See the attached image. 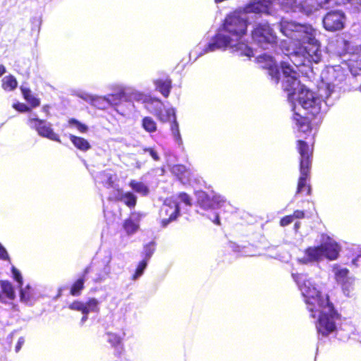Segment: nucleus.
I'll return each mask as SVG.
<instances>
[{
    "label": "nucleus",
    "instance_id": "1",
    "mask_svg": "<svg viewBox=\"0 0 361 361\" xmlns=\"http://www.w3.org/2000/svg\"><path fill=\"white\" fill-rule=\"evenodd\" d=\"M281 32L300 47L307 44L313 54L312 60L318 63L322 59L320 43L316 39V30L312 25L300 24L292 21H285L281 25Z\"/></svg>",
    "mask_w": 361,
    "mask_h": 361
},
{
    "label": "nucleus",
    "instance_id": "2",
    "mask_svg": "<svg viewBox=\"0 0 361 361\" xmlns=\"http://www.w3.org/2000/svg\"><path fill=\"white\" fill-rule=\"evenodd\" d=\"M300 290L303 297L304 302L307 311L312 318L326 312L333 310L334 305L330 300L328 294H324L317 289L310 281H305L300 285Z\"/></svg>",
    "mask_w": 361,
    "mask_h": 361
},
{
    "label": "nucleus",
    "instance_id": "3",
    "mask_svg": "<svg viewBox=\"0 0 361 361\" xmlns=\"http://www.w3.org/2000/svg\"><path fill=\"white\" fill-rule=\"evenodd\" d=\"M145 108L154 114L161 123L171 122V130L175 140L179 144L182 142L179 126L173 109H165L163 102L157 97H152L150 102L145 106Z\"/></svg>",
    "mask_w": 361,
    "mask_h": 361
},
{
    "label": "nucleus",
    "instance_id": "4",
    "mask_svg": "<svg viewBox=\"0 0 361 361\" xmlns=\"http://www.w3.org/2000/svg\"><path fill=\"white\" fill-rule=\"evenodd\" d=\"M240 12V11H235L228 14L219 28L220 32L228 33L235 42H241V39L247 33L248 26L247 19L241 17Z\"/></svg>",
    "mask_w": 361,
    "mask_h": 361
},
{
    "label": "nucleus",
    "instance_id": "5",
    "mask_svg": "<svg viewBox=\"0 0 361 361\" xmlns=\"http://www.w3.org/2000/svg\"><path fill=\"white\" fill-rule=\"evenodd\" d=\"M235 48V50L240 51V56L251 57L253 55L252 49L244 42H235V39L228 33H216L212 41L205 47L206 51H213L216 49H226L227 47Z\"/></svg>",
    "mask_w": 361,
    "mask_h": 361
},
{
    "label": "nucleus",
    "instance_id": "6",
    "mask_svg": "<svg viewBox=\"0 0 361 361\" xmlns=\"http://www.w3.org/2000/svg\"><path fill=\"white\" fill-rule=\"evenodd\" d=\"M306 141L299 139L296 141V149L300 155L299 167L311 168L313 160L315 136L312 135Z\"/></svg>",
    "mask_w": 361,
    "mask_h": 361
},
{
    "label": "nucleus",
    "instance_id": "7",
    "mask_svg": "<svg viewBox=\"0 0 361 361\" xmlns=\"http://www.w3.org/2000/svg\"><path fill=\"white\" fill-rule=\"evenodd\" d=\"M251 35L252 39L260 46L277 43L276 33L267 23L257 24L252 30Z\"/></svg>",
    "mask_w": 361,
    "mask_h": 361
},
{
    "label": "nucleus",
    "instance_id": "8",
    "mask_svg": "<svg viewBox=\"0 0 361 361\" xmlns=\"http://www.w3.org/2000/svg\"><path fill=\"white\" fill-rule=\"evenodd\" d=\"M318 316L316 327L319 334L326 336L336 330L335 319H338L340 315L335 307Z\"/></svg>",
    "mask_w": 361,
    "mask_h": 361
},
{
    "label": "nucleus",
    "instance_id": "9",
    "mask_svg": "<svg viewBox=\"0 0 361 361\" xmlns=\"http://www.w3.org/2000/svg\"><path fill=\"white\" fill-rule=\"evenodd\" d=\"M298 102L307 111V114L315 118L321 111L320 99L309 90H301L298 95Z\"/></svg>",
    "mask_w": 361,
    "mask_h": 361
},
{
    "label": "nucleus",
    "instance_id": "10",
    "mask_svg": "<svg viewBox=\"0 0 361 361\" xmlns=\"http://www.w3.org/2000/svg\"><path fill=\"white\" fill-rule=\"evenodd\" d=\"M331 1L332 5L340 4L336 0H294L293 11H298L309 15L324 8Z\"/></svg>",
    "mask_w": 361,
    "mask_h": 361
},
{
    "label": "nucleus",
    "instance_id": "11",
    "mask_svg": "<svg viewBox=\"0 0 361 361\" xmlns=\"http://www.w3.org/2000/svg\"><path fill=\"white\" fill-rule=\"evenodd\" d=\"M180 215V207L176 201L165 202L160 208V224L162 227H166L171 222L176 220Z\"/></svg>",
    "mask_w": 361,
    "mask_h": 361
},
{
    "label": "nucleus",
    "instance_id": "12",
    "mask_svg": "<svg viewBox=\"0 0 361 361\" xmlns=\"http://www.w3.org/2000/svg\"><path fill=\"white\" fill-rule=\"evenodd\" d=\"M28 122L31 128L35 129L40 136L53 141L61 142L59 136L51 128V123H48L46 120L31 118Z\"/></svg>",
    "mask_w": 361,
    "mask_h": 361
},
{
    "label": "nucleus",
    "instance_id": "13",
    "mask_svg": "<svg viewBox=\"0 0 361 361\" xmlns=\"http://www.w3.org/2000/svg\"><path fill=\"white\" fill-rule=\"evenodd\" d=\"M312 52L309 47H299L297 51L291 52L288 57L293 63L297 68L305 66L307 63H315L312 60Z\"/></svg>",
    "mask_w": 361,
    "mask_h": 361
},
{
    "label": "nucleus",
    "instance_id": "14",
    "mask_svg": "<svg viewBox=\"0 0 361 361\" xmlns=\"http://www.w3.org/2000/svg\"><path fill=\"white\" fill-rule=\"evenodd\" d=\"M344 13L341 11H329L323 18L324 27L328 31L341 30L344 26Z\"/></svg>",
    "mask_w": 361,
    "mask_h": 361
},
{
    "label": "nucleus",
    "instance_id": "15",
    "mask_svg": "<svg viewBox=\"0 0 361 361\" xmlns=\"http://www.w3.org/2000/svg\"><path fill=\"white\" fill-rule=\"evenodd\" d=\"M224 203L225 200L220 196H209L205 192H199L197 198V205L204 210L219 209Z\"/></svg>",
    "mask_w": 361,
    "mask_h": 361
},
{
    "label": "nucleus",
    "instance_id": "16",
    "mask_svg": "<svg viewBox=\"0 0 361 361\" xmlns=\"http://www.w3.org/2000/svg\"><path fill=\"white\" fill-rule=\"evenodd\" d=\"M271 6L270 0H250L241 8L240 11L245 14H269Z\"/></svg>",
    "mask_w": 361,
    "mask_h": 361
},
{
    "label": "nucleus",
    "instance_id": "17",
    "mask_svg": "<svg viewBox=\"0 0 361 361\" xmlns=\"http://www.w3.org/2000/svg\"><path fill=\"white\" fill-rule=\"evenodd\" d=\"M257 61L261 64V68L267 70L271 80L278 84L280 80V71L274 58L269 55L263 54L257 58Z\"/></svg>",
    "mask_w": 361,
    "mask_h": 361
},
{
    "label": "nucleus",
    "instance_id": "18",
    "mask_svg": "<svg viewBox=\"0 0 361 361\" xmlns=\"http://www.w3.org/2000/svg\"><path fill=\"white\" fill-rule=\"evenodd\" d=\"M308 114L302 116L296 112L293 115V120L297 126L298 132L305 135V140L310 137L312 135H314L312 133L313 126L312 123V119L314 118L312 116L310 118Z\"/></svg>",
    "mask_w": 361,
    "mask_h": 361
},
{
    "label": "nucleus",
    "instance_id": "19",
    "mask_svg": "<svg viewBox=\"0 0 361 361\" xmlns=\"http://www.w3.org/2000/svg\"><path fill=\"white\" fill-rule=\"evenodd\" d=\"M300 176L298 180L296 194L305 192L310 195L312 192L311 185L308 183L310 179L311 168L299 167Z\"/></svg>",
    "mask_w": 361,
    "mask_h": 361
},
{
    "label": "nucleus",
    "instance_id": "20",
    "mask_svg": "<svg viewBox=\"0 0 361 361\" xmlns=\"http://www.w3.org/2000/svg\"><path fill=\"white\" fill-rule=\"evenodd\" d=\"M281 68L283 72V74L286 78H290L288 79L287 82L290 84L283 87L285 91L288 92V97H291L295 93V88L294 87V83L296 81V78L293 76V74L295 73V71L291 68L290 63L286 61L281 62Z\"/></svg>",
    "mask_w": 361,
    "mask_h": 361
},
{
    "label": "nucleus",
    "instance_id": "21",
    "mask_svg": "<svg viewBox=\"0 0 361 361\" xmlns=\"http://www.w3.org/2000/svg\"><path fill=\"white\" fill-rule=\"evenodd\" d=\"M322 257L324 256L329 260L336 259L341 251L339 245L334 240L329 238V240L320 245Z\"/></svg>",
    "mask_w": 361,
    "mask_h": 361
},
{
    "label": "nucleus",
    "instance_id": "22",
    "mask_svg": "<svg viewBox=\"0 0 361 361\" xmlns=\"http://www.w3.org/2000/svg\"><path fill=\"white\" fill-rule=\"evenodd\" d=\"M322 258V252L320 245L308 247L304 251V256L298 259L301 264H306L313 262H317Z\"/></svg>",
    "mask_w": 361,
    "mask_h": 361
},
{
    "label": "nucleus",
    "instance_id": "23",
    "mask_svg": "<svg viewBox=\"0 0 361 361\" xmlns=\"http://www.w3.org/2000/svg\"><path fill=\"white\" fill-rule=\"evenodd\" d=\"M106 335L109 337L108 342L114 348V355L117 358H121L125 352L123 345V337L112 332H107Z\"/></svg>",
    "mask_w": 361,
    "mask_h": 361
},
{
    "label": "nucleus",
    "instance_id": "24",
    "mask_svg": "<svg viewBox=\"0 0 361 361\" xmlns=\"http://www.w3.org/2000/svg\"><path fill=\"white\" fill-rule=\"evenodd\" d=\"M16 298V293L13 284L7 280L0 281V302L6 303Z\"/></svg>",
    "mask_w": 361,
    "mask_h": 361
},
{
    "label": "nucleus",
    "instance_id": "25",
    "mask_svg": "<svg viewBox=\"0 0 361 361\" xmlns=\"http://www.w3.org/2000/svg\"><path fill=\"white\" fill-rule=\"evenodd\" d=\"M171 171L174 176L183 184H190L192 181V173L183 164L173 166Z\"/></svg>",
    "mask_w": 361,
    "mask_h": 361
},
{
    "label": "nucleus",
    "instance_id": "26",
    "mask_svg": "<svg viewBox=\"0 0 361 361\" xmlns=\"http://www.w3.org/2000/svg\"><path fill=\"white\" fill-rule=\"evenodd\" d=\"M155 90L160 92L165 98H167L172 89V80L170 78L167 77L164 79L158 78L153 82Z\"/></svg>",
    "mask_w": 361,
    "mask_h": 361
},
{
    "label": "nucleus",
    "instance_id": "27",
    "mask_svg": "<svg viewBox=\"0 0 361 361\" xmlns=\"http://www.w3.org/2000/svg\"><path fill=\"white\" fill-rule=\"evenodd\" d=\"M136 215L137 216L136 220H133L132 218L129 217L126 219L123 223V228L128 235H133L135 233H136L140 228V214H136Z\"/></svg>",
    "mask_w": 361,
    "mask_h": 361
},
{
    "label": "nucleus",
    "instance_id": "28",
    "mask_svg": "<svg viewBox=\"0 0 361 361\" xmlns=\"http://www.w3.org/2000/svg\"><path fill=\"white\" fill-rule=\"evenodd\" d=\"M69 139L75 147L82 152H87L92 147L90 142L84 137L71 134L69 135Z\"/></svg>",
    "mask_w": 361,
    "mask_h": 361
},
{
    "label": "nucleus",
    "instance_id": "29",
    "mask_svg": "<svg viewBox=\"0 0 361 361\" xmlns=\"http://www.w3.org/2000/svg\"><path fill=\"white\" fill-rule=\"evenodd\" d=\"M115 201H121L130 209L134 208L137 204V197L131 192L122 193L114 199Z\"/></svg>",
    "mask_w": 361,
    "mask_h": 361
},
{
    "label": "nucleus",
    "instance_id": "30",
    "mask_svg": "<svg viewBox=\"0 0 361 361\" xmlns=\"http://www.w3.org/2000/svg\"><path fill=\"white\" fill-rule=\"evenodd\" d=\"M20 90L23 94V98L30 104L32 107H37L39 106L40 101L38 98L35 97L32 94L31 90L23 86L20 87Z\"/></svg>",
    "mask_w": 361,
    "mask_h": 361
},
{
    "label": "nucleus",
    "instance_id": "31",
    "mask_svg": "<svg viewBox=\"0 0 361 361\" xmlns=\"http://www.w3.org/2000/svg\"><path fill=\"white\" fill-rule=\"evenodd\" d=\"M129 186L137 193L142 195L143 196H146L149 194V190L148 187L144 184L142 182L137 181L135 180H131L129 182Z\"/></svg>",
    "mask_w": 361,
    "mask_h": 361
},
{
    "label": "nucleus",
    "instance_id": "32",
    "mask_svg": "<svg viewBox=\"0 0 361 361\" xmlns=\"http://www.w3.org/2000/svg\"><path fill=\"white\" fill-rule=\"evenodd\" d=\"M84 284V276H80L71 286L70 294L73 296H79L85 288Z\"/></svg>",
    "mask_w": 361,
    "mask_h": 361
},
{
    "label": "nucleus",
    "instance_id": "33",
    "mask_svg": "<svg viewBox=\"0 0 361 361\" xmlns=\"http://www.w3.org/2000/svg\"><path fill=\"white\" fill-rule=\"evenodd\" d=\"M142 127L146 132L149 133H154L157 130V123L150 116H145L142 118Z\"/></svg>",
    "mask_w": 361,
    "mask_h": 361
},
{
    "label": "nucleus",
    "instance_id": "34",
    "mask_svg": "<svg viewBox=\"0 0 361 361\" xmlns=\"http://www.w3.org/2000/svg\"><path fill=\"white\" fill-rule=\"evenodd\" d=\"M18 86V82L14 76L9 75L2 80V88L6 91H13Z\"/></svg>",
    "mask_w": 361,
    "mask_h": 361
},
{
    "label": "nucleus",
    "instance_id": "35",
    "mask_svg": "<svg viewBox=\"0 0 361 361\" xmlns=\"http://www.w3.org/2000/svg\"><path fill=\"white\" fill-rule=\"evenodd\" d=\"M71 310L80 312L82 314H88V310L86 304L80 300H74L68 305Z\"/></svg>",
    "mask_w": 361,
    "mask_h": 361
},
{
    "label": "nucleus",
    "instance_id": "36",
    "mask_svg": "<svg viewBox=\"0 0 361 361\" xmlns=\"http://www.w3.org/2000/svg\"><path fill=\"white\" fill-rule=\"evenodd\" d=\"M348 61L351 68L361 71V50L352 54Z\"/></svg>",
    "mask_w": 361,
    "mask_h": 361
},
{
    "label": "nucleus",
    "instance_id": "37",
    "mask_svg": "<svg viewBox=\"0 0 361 361\" xmlns=\"http://www.w3.org/2000/svg\"><path fill=\"white\" fill-rule=\"evenodd\" d=\"M152 97L141 92H134L130 95L131 100L142 103L145 106L150 102Z\"/></svg>",
    "mask_w": 361,
    "mask_h": 361
},
{
    "label": "nucleus",
    "instance_id": "38",
    "mask_svg": "<svg viewBox=\"0 0 361 361\" xmlns=\"http://www.w3.org/2000/svg\"><path fill=\"white\" fill-rule=\"evenodd\" d=\"M349 270L346 268H342L335 271V279L338 283L350 279L348 277Z\"/></svg>",
    "mask_w": 361,
    "mask_h": 361
},
{
    "label": "nucleus",
    "instance_id": "39",
    "mask_svg": "<svg viewBox=\"0 0 361 361\" xmlns=\"http://www.w3.org/2000/svg\"><path fill=\"white\" fill-rule=\"evenodd\" d=\"M147 266V259H142L140 261L135 271V273L132 275L131 279L133 281L137 280L139 277H140L143 273L145 269Z\"/></svg>",
    "mask_w": 361,
    "mask_h": 361
},
{
    "label": "nucleus",
    "instance_id": "40",
    "mask_svg": "<svg viewBox=\"0 0 361 361\" xmlns=\"http://www.w3.org/2000/svg\"><path fill=\"white\" fill-rule=\"evenodd\" d=\"M340 284L341 286L343 293H344L345 295H346L347 297H350L351 295H353L354 291V286L353 284V280L351 279L345 281H343Z\"/></svg>",
    "mask_w": 361,
    "mask_h": 361
},
{
    "label": "nucleus",
    "instance_id": "41",
    "mask_svg": "<svg viewBox=\"0 0 361 361\" xmlns=\"http://www.w3.org/2000/svg\"><path fill=\"white\" fill-rule=\"evenodd\" d=\"M20 288V300L24 302H29L32 297V293L30 287L29 286H27L24 288H23L22 286Z\"/></svg>",
    "mask_w": 361,
    "mask_h": 361
},
{
    "label": "nucleus",
    "instance_id": "42",
    "mask_svg": "<svg viewBox=\"0 0 361 361\" xmlns=\"http://www.w3.org/2000/svg\"><path fill=\"white\" fill-rule=\"evenodd\" d=\"M333 77L334 78V80H332L334 85H338L341 84L345 78V74L341 68L338 70L334 69Z\"/></svg>",
    "mask_w": 361,
    "mask_h": 361
},
{
    "label": "nucleus",
    "instance_id": "43",
    "mask_svg": "<svg viewBox=\"0 0 361 361\" xmlns=\"http://www.w3.org/2000/svg\"><path fill=\"white\" fill-rule=\"evenodd\" d=\"M68 123L70 126H75L80 133H85L88 130V127L85 124L82 123L74 118H70Z\"/></svg>",
    "mask_w": 361,
    "mask_h": 361
},
{
    "label": "nucleus",
    "instance_id": "44",
    "mask_svg": "<svg viewBox=\"0 0 361 361\" xmlns=\"http://www.w3.org/2000/svg\"><path fill=\"white\" fill-rule=\"evenodd\" d=\"M87 309L88 310V314L90 312L97 311L98 310V304L99 302L96 298H90L86 302Z\"/></svg>",
    "mask_w": 361,
    "mask_h": 361
},
{
    "label": "nucleus",
    "instance_id": "45",
    "mask_svg": "<svg viewBox=\"0 0 361 361\" xmlns=\"http://www.w3.org/2000/svg\"><path fill=\"white\" fill-rule=\"evenodd\" d=\"M11 269L13 279L18 282L19 287H21L23 283V279L20 271L14 266H13Z\"/></svg>",
    "mask_w": 361,
    "mask_h": 361
},
{
    "label": "nucleus",
    "instance_id": "46",
    "mask_svg": "<svg viewBox=\"0 0 361 361\" xmlns=\"http://www.w3.org/2000/svg\"><path fill=\"white\" fill-rule=\"evenodd\" d=\"M155 250V243L154 242H151L149 244L145 246V258L144 259H149L151 256L153 255Z\"/></svg>",
    "mask_w": 361,
    "mask_h": 361
},
{
    "label": "nucleus",
    "instance_id": "47",
    "mask_svg": "<svg viewBox=\"0 0 361 361\" xmlns=\"http://www.w3.org/2000/svg\"><path fill=\"white\" fill-rule=\"evenodd\" d=\"M178 197L180 199V200L183 202L187 206H191L192 205V199L190 196L185 192H182L178 193Z\"/></svg>",
    "mask_w": 361,
    "mask_h": 361
},
{
    "label": "nucleus",
    "instance_id": "48",
    "mask_svg": "<svg viewBox=\"0 0 361 361\" xmlns=\"http://www.w3.org/2000/svg\"><path fill=\"white\" fill-rule=\"evenodd\" d=\"M13 107L19 112L25 113L30 111V108L24 103L16 102L13 104Z\"/></svg>",
    "mask_w": 361,
    "mask_h": 361
},
{
    "label": "nucleus",
    "instance_id": "49",
    "mask_svg": "<svg viewBox=\"0 0 361 361\" xmlns=\"http://www.w3.org/2000/svg\"><path fill=\"white\" fill-rule=\"evenodd\" d=\"M143 151L145 152H148L149 155L152 157V158L156 161H158L160 159V157L157 153V152L152 147H145L143 149Z\"/></svg>",
    "mask_w": 361,
    "mask_h": 361
},
{
    "label": "nucleus",
    "instance_id": "50",
    "mask_svg": "<svg viewBox=\"0 0 361 361\" xmlns=\"http://www.w3.org/2000/svg\"><path fill=\"white\" fill-rule=\"evenodd\" d=\"M0 259L11 262V258L6 248L0 243Z\"/></svg>",
    "mask_w": 361,
    "mask_h": 361
},
{
    "label": "nucleus",
    "instance_id": "51",
    "mask_svg": "<svg viewBox=\"0 0 361 361\" xmlns=\"http://www.w3.org/2000/svg\"><path fill=\"white\" fill-rule=\"evenodd\" d=\"M293 221V216L286 215L282 217L280 220V225L281 226H286Z\"/></svg>",
    "mask_w": 361,
    "mask_h": 361
},
{
    "label": "nucleus",
    "instance_id": "52",
    "mask_svg": "<svg viewBox=\"0 0 361 361\" xmlns=\"http://www.w3.org/2000/svg\"><path fill=\"white\" fill-rule=\"evenodd\" d=\"M13 335V333L10 334L8 335V336L7 337L6 340L2 343V345L6 348H10L11 347Z\"/></svg>",
    "mask_w": 361,
    "mask_h": 361
},
{
    "label": "nucleus",
    "instance_id": "53",
    "mask_svg": "<svg viewBox=\"0 0 361 361\" xmlns=\"http://www.w3.org/2000/svg\"><path fill=\"white\" fill-rule=\"evenodd\" d=\"M24 343H25L24 337H20L18 340V342H17L16 346H15V351L16 353H18L20 351V350L21 349Z\"/></svg>",
    "mask_w": 361,
    "mask_h": 361
},
{
    "label": "nucleus",
    "instance_id": "54",
    "mask_svg": "<svg viewBox=\"0 0 361 361\" xmlns=\"http://www.w3.org/2000/svg\"><path fill=\"white\" fill-rule=\"evenodd\" d=\"M293 216L294 219H303L305 217V212L302 210H295L293 212V214H291Z\"/></svg>",
    "mask_w": 361,
    "mask_h": 361
},
{
    "label": "nucleus",
    "instance_id": "55",
    "mask_svg": "<svg viewBox=\"0 0 361 361\" xmlns=\"http://www.w3.org/2000/svg\"><path fill=\"white\" fill-rule=\"evenodd\" d=\"M209 219L216 225L220 226L221 225V221L219 214L217 213H215L214 214V218H209Z\"/></svg>",
    "mask_w": 361,
    "mask_h": 361
},
{
    "label": "nucleus",
    "instance_id": "56",
    "mask_svg": "<svg viewBox=\"0 0 361 361\" xmlns=\"http://www.w3.org/2000/svg\"><path fill=\"white\" fill-rule=\"evenodd\" d=\"M114 182L113 180L112 176L110 175L108 177V179H107L106 182V186L107 188H112L114 186Z\"/></svg>",
    "mask_w": 361,
    "mask_h": 361
},
{
    "label": "nucleus",
    "instance_id": "57",
    "mask_svg": "<svg viewBox=\"0 0 361 361\" xmlns=\"http://www.w3.org/2000/svg\"><path fill=\"white\" fill-rule=\"evenodd\" d=\"M6 73V68L4 66L0 65V76L3 75Z\"/></svg>",
    "mask_w": 361,
    "mask_h": 361
},
{
    "label": "nucleus",
    "instance_id": "58",
    "mask_svg": "<svg viewBox=\"0 0 361 361\" xmlns=\"http://www.w3.org/2000/svg\"><path fill=\"white\" fill-rule=\"evenodd\" d=\"M89 269L90 268L89 267H86L84 270H83V272H82V274L81 276H84V279H85V276L86 275L88 274L89 272Z\"/></svg>",
    "mask_w": 361,
    "mask_h": 361
},
{
    "label": "nucleus",
    "instance_id": "59",
    "mask_svg": "<svg viewBox=\"0 0 361 361\" xmlns=\"http://www.w3.org/2000/svg\"><path fill=\"white\" fill-rule=\"evenodd\" d=\"M87 319V314H83V316L81 319L82 322H84L85 321H86Z\"/></svg>",
    "mask_w": 361,
    "mask_h": 361
},
{
    "label": "nucleus",
    "instance_id": "60",
    "mask_svg": "<svg viewBox=\"0 0 361 361\" xmlns=\"http://www.w3.org/2000/svg\"><path fill=\"white\" fill-rule=\"evenodd\" d=\"M285 43V42H283L282 44H281V46L282 47H283V44ZM283 49V48H282ZM284 49H286V51H288V48H284Z\"/></svg>",
    "mask_w": 361,
    "mask_h": 361
},
{
    "label": "nucleus",
    "instance_id": "61",
    "mask_svg": "<svg viewBox=\"0 0 361 361\" xmlns=\"http://www.w3.org/2000/svg\"><path fill=\"white\" fill-rule=\"evenodd\" d=\"M358 6H360V8L361 9V0H358Z\"/></svg>",
    "mask_w": 361,
    "mask_h": 361
},
{
    "label": "nucleus",
    "instance_id": "62",
    "mask_svg": "<svg viewBox=\"0 0 361 361\" xmlns=\"http://www.w3.org/2000/svg\"><path fill=\"white\" fill-rule=\"evenodd\" d=\"M299 224H300L299 223H296V224H295V227H299Z\"/></svg>",
    "mask_w": 361,
    "mask_h": 361
},
{
    "label": "nucleus",
    "instance_id": "63",
    "mask_svg": "<svg viewBox=\"0 0 361 361\" xmlns=\"http://www.w3.org/2000/svg\"><path fill=\"white\" fill-rule=\"evenodd\" d=\"M356 4L358 5V0H355Z\"/></svg>",
    "mask_w": 361,
    "mask_h": 361
}]
</instances>
